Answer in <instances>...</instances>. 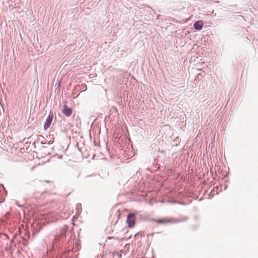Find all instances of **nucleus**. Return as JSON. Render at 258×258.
I'll list each match as a JSON object with an SVG mask.
<instances>
[{
    "label": "nucleus",
    "mask_w": 258,
    "mask_h": 258,
    "mask_svg": "<svg viewBox=\"0 0 258 258\" xmlns=\"http://www.w3.org/2000/svg\"><path fill=\"white\" fill-rule=\"evenodd\" d=\"M70 250H67L66 248V250H65V251H66V253L68 251H69Z\"/></svg>",
    "instance_id": "obj_12"
},
{
    "label": "nucleus",
    "mask_w": 258,
    "mask_h": 258,
    "mask_svg": "<svg viewBox=\"0 0 258 258\" xmlns=\"http://www.w3.org/2000/svg\"><path fill=\"white\" fill-rule=\"evenodd\" d=\"M53 117V114L52 113L50 112L48 116L47 117V118L45 120V122L44 124V128L45 130H46L47 128H48L52 121Z\"/></svg>",
    "instance_id": "obj_3"
},
{
    "label": "nucleus",
    "mask_w": 258,
    "mask_h": 258,
    "mask_svg": "<svg viewBox=\"0 0 258 258\" xmlns=\"http://www.w3.org/2000/svg\"><path fill=\"white\" fill-rule=\"evenodd\" d=\"M187 217H185L182 219H165V218H163V219H156L154 221L159 224H165L169 223H176L182 222L185 221L186 220H187Z\"/></svg>",
    "instance_id": "obj_1"
},
{
    "label": "nucleus",
    "mask_w": 258,
    "mask_h": 258,
    "mask_svg": "<svg viewBox=\"0 0 258 258\" xmlns=\"http://www.w3.org/2000/svg\"><path fill=\"white\" fill-rule=\"evenodd\" d=\"M2 222H3V221L0 220V225L2 224Z\"/></svg>",
    "instance_id": "obj_13"
},
{
    "label": "nucleus",
    "mask_w": 258,
    "mask_h": 258,
    "mask_svg": "<svg viewBox=\"0 0 258 258\" xmlns=\"http://www.w3.org/2000/svg\"><path fill=\"white\" fill-rule=\"evenodd\" d=\"M72 113V109L66 105L65 115L66 116H70Z\"/></svg>",
    "instance_id": "obj_6"
},
{
    "label": "nucleus",
    "mask_w": 258,
    "mask_h": 258,
    "mask_svg": "<svg viewBox=\"0 0 258 258\" xmlns=\"http://www.w3.org/2000/svg\"><path fill=\"white\" fill-rule=\"evenodd\" d=\"M61 111H62V112L64 114V111H65V109H64V102H62V106H61Z\"/></svg>",
    "instance_id": "obj_8"
},
{
    "label": "nucleus",
    "mask_w": 258,
    "mask_h": 258,
    "mask_svg": "<svg viewBox=\"0 0 258 258\" xmlns=\"http://www.w3.org/2000/svg\"><path fill=\"white\" fill-rule=\"evenodd\" d=\"M226 187H227V186H225V188H224V189H226Z\"/></svg>",
    "instance_id": "obj_16"
},
{
    "label": "nucleus",
    "mask_w": 258,
    "mask_h": 258,
    "mask_svg": "<svg viewBox=\"0 0 258 258\" xmlns=\"http://www.w3.org/2000/svg\"><path fill=\"white\" fill-rule=\"evenodd\" d=\"M64 233V230H62L61 233L59 235H56L54 239V243L56 244H58L59 243H60V241H62V238L63 234Z\"/></svg>",
    "instance_id": "obj_4"
},
{
    "label": "nucleus",
    "mask_w": 258,
    "mask_h": 258,
    "mask_svg": "<svg viewBox=\"0 0 258 258\" xmlns=\"http://www.w3.org/2000/svg\"><path fill=\"white\" fill-rule=\"evenodd\" d=\"M58 158L59 159H62V155L58 156Z\"/></svg>",
    "instance_id": "obj_11"
},
{
    "label": "nucleus",
    "mask_w": 258,
    "mask_h": 258,
    "mask_svg": "<svg viewBox=\"0 0 258 258\" xmlns=\"http://www.w3.org/2000/svg\"><path fill=\"white\" fill-rule=\"evenodd\" d=\"M65 230H66V237H67V236L69 235V233H67V231L68 230V227H67V226H66V229H65Z\"/></svg>",
    "instance_id": "obj_10"
},
{
    "label": "nucleus",
    "mask_w": 258,
    "mask_h": 258,
    "mask_svg": "<svg viewBox=\"0 0 258 258\" xmlns=\"http://www.w3.org/2000/svg\"><path fill=\"white\" fill-rule=\"evenodd\" d=\"M77 213H76V214H77V213H78V212H79V210H77Z\"/></svg>",
    "instance_id": "obj_14"
},
{
    "label": "nucleus",
    "mask_w": 258,
    "mask_h": 258,
    "mask_svg": "<svg viewBox=\"0 0 258 258\" xmlns=\"http://www.w3.org/2000/svg\"><path fill=\"white\" fill-rule=\"evenodd\" d=\"M81 208V204H76V210H79V208Z\"/></svg>",
    "instance_id": "obj_9"
},
{
    "label": "nucleus",
    "mask_w": 258,
    "mask_h": 258,
    "mask_svg": "<svg viewBox=\"0 0 258 258\" xmlns=\"http://www.w3.org/2000/svg\"><path fill=\"white\" fill-rule=\"evenodd\" d=\"M66 209H67L66 207ZM66 210L67 211H66V213H65L66 216L67 215V214H68L69 216L70 215L72 214L71 212H72V214L74 213L73 209H71V208H70V207H69L68 209H66Z\"/></svg>",
    "instance_id": "obj_7"
},
{
    "label": "nucleus",
    "mask_w": 258,
    "mask_h": 258,
    "mask_svg": "<svg viewBox=\"0 0 258 258\" xmlns=\"http://www.w3.org/2000/svg\"><path fill=\"white\" fill-rule=\"evenodd\" d=\"M136 215L134 213H129L126 217V222L127 226L129 228H133L134 227L136 223Z\"/></svg>",
    "instance_id": "obj_2"
},
{
    "label": "nucleus",
    "mask_w": 258,
    "mask_h": 258,
    "mask_svg": "<svg viewBox=\"0 0 258 258\" xmlns=\"http://www.w3.org/2000/svg\"><path fill=\"white\" fill-rule=\"evenodd\" d=\"M204 23L202 21L200 20L196 22L194 25V28L196 30H201L203 27Z\"/></svg>",
    "instance_id": "obj_5"
},
{
    "label": "nucleus",
    "mask_w": 258,
    "mask_h": 258,
    "mask_svg": "<svg viewBox=\"0 0 258 258\" xmlns=\"http://www.w3.org/2000/svg\"><path fill=\"white\" fill-rule=\"evenodd\" d=\"M45 182H49V181L48 180H46Z\"/></svg>",
    "instance_id": "obj_15"
}]
</instances>
